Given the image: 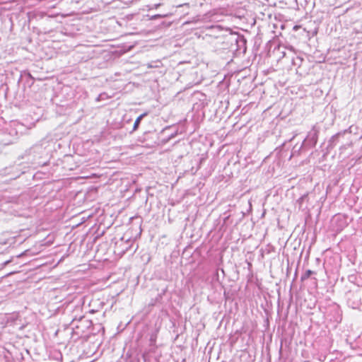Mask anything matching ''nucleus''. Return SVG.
<instances>
[{
    "mask_svg": "<svg viewBox=\"0 0 362 362\" xmlns=\"http://www.w3.org/2000/svg\"><path fill=\"white\" fill-rule=\"evenodd\" d=\"M91 177H98V176L96 174H93Z\"/></svg>",
    "mask_w": 362,
    "mask_h": 362,
    "instance_id": "obj_3",
    "label": "nucleus"
},
{
    "mask_svg": "<svg viewBox=\"0 0 362 362\" xmlns=\"http://www.w3.org/2000/svg\"><path fill=\"white\" fill-rule=\"evenodd\" d=\"M147 115V112H144L143 114H141V115H139L135 120L134 123V125H133V131H136L137 130V129L139 128V126L140 124V122L141 121V119Z\"/></svg>",
    "mask_w": 362,
    "mask_h": 362,
    "instance_id": "obj_1",
    "label": "nucleus"
},
{
    "mask_svg": "<svg viewBox=\"0 0 362 362\" xmlns=\"http://www.w3.org/2000/svg\"><path fill=\"white\" fill-rule=\"evenodd\" d=\"M314 272L311 270H307L305 273L302 276L301 279L302 280H305L308 279L311 274H313Z\"/></svg>",
    "mask_w": 362,
    "mask_h": 362,
    "instance_id": "obj_2",
    "label": "nucleus"
}]
</instances>
